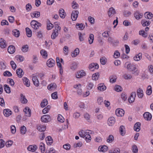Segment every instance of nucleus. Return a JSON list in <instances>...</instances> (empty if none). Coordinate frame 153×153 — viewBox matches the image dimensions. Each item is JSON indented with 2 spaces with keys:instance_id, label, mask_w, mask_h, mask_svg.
I'll list each match as a JSON object with an SVG mask.
<instances>
[{
  "instance_id": "1",
  "label": "nucleus",
  "mask_w": 153,
  "mask_h": 153,
  "mask_svg": "<svg viewBox=\"0 0 153 153\" xmlns=\"http://www.w3.org/2000/svg\"><path fill=\"white\" fill-rule=\"evenodd\" d=\"M90 130H87L86 131H84L82 130L79 132V136L82 138H85V139L87 142H89L91 141V137L89 134L90 133Z\"/></svg>"
},
{
  "instance_id": "2",
  "label": "nucleus",
  "mask_w": 153,
  "mask_h": 153,
  "mask_svg": "<svg viewBox=\"0 0 153 153\" xmlns=\"http://www.w3.org/2000/svg\"><path fill=\"white\" fill-rule=\"evenodd\" d=\"M126 68L127 69L132 72V73L135 75L137 76L139 75V71L134 65H131L130 63L127 64Z\"/></svg>"
},
{
  "instance_id": "3",
  "label": "nucleus",
  "mask_w": 153,
  "mask_h": 153,
  "mask_svg": "<svg viewBox=\"0 0 153 153\" xmlns=\"http://www.w3.org/2000/svg\"><path fill=\"white\" fill-rule=\"evenodd\" d=\"M41 120L43 123H48L51 121L50 117L48 114L44 115L41 117Z\"/></svg>"
},
{
  "instance_id": "4",
  "label": "nucleus",
  "mask_w": 153,
  "mask_h": 153,
  "mask_svg": "<svg viewBox=\"0 0 153 153\" xmlns=\"http://www.w3.org/2000/svg\"><path fill=\"white\" fill-rule=\"evenodd\" d=\"M79 13L77 10H73L71 14V19L73 21L76 20Z\"/></svg>"
},
{
  "instance_id": "5",
  "label": "nucleus",
  "mask_w": 153,
  "mask_h": 153,
  "mask_svg": "<svg viewBox=\"0 0 153 153\" xmlns=\"http://www.w3.org/2000/svg\"><path fill=\"white\" fill-rule=\"evenodd\" d=\"M136 96V93L135 92H132L131 94V95L128 98V101L130 103L134 102Z\"/></svg>"
},
{
  "instance_id": "6",
  "label": "nucleus",
  "mask_w": 153,
  "mask_h": 153,
  "mask_svg": "<svg viewBox=\"0 0 153 153\" xmlns=\"http://www.w3.org/2000/svg\"><path fill=\"white\" fill-rule=\"evenodd\" d=\"M134 15L136 19L139 20L141 19L143 16V14L140 13L138 10L135 11Z\"/></svg>"
},
{
  "instance_id": "7",
  "label": "nucleus",
  "mask_w": 153,
  "mask_h": 153,
  "mask_svg": "<svg viewBox=\"0 0 153 153\" xmlns=\"http://www.w3.org/2000/svg\"><path fill=\"white\" fill-rule=\"evenodd\" d=\"M86 75V74L84 71L83 70H81L79 71H78L76 74V77L78 78H79Z\"/></svg>"
},
{
  "instance_id": "8",
  "label": "nucleus",
  "mask_w": 153,
  "mask_h": 153,
  "mask_svg": "<svg viewBox=\"0 0 153 153\" xmlns=\"http://www.w3.org/2000/svg\"><path fill=\"white\" fill-rule=\"evenodd\" d=\"M99 68V65L97 63H91L89 66V68L91 71H93L94 69H98Z\"/></svg>"
},
{
  "instance_id": "9",
  "label": "nucleus",
  "mask_w": 153,
  "mask_h": 153,
  "mask_svg": "<svg viewBox=\"0 0 153 153\" xmlns=\"http://www.w3.org/2000/svg\"><path fill=\"white\" fill-rule=\"evenodd\" d=\"M116 115L117 116H122L124 114V111L123 109H117L115 111Z\"/></svg>"
},
{
  "instance_id": "10",
  "label": "nucleus",
  "mask_w": 153,
  "mask_h": 153,
  "mask_svg": "<svg viewBox=\"0 0 153 153\" xmlns=\"http://www.w3.org/2000/svg\"><path fill=\"white\" fill-rule=\"evenodd\" d=\"M144 119L147 120H150L152 117L151 114L149 112H146L143 114Z\"/></svg>"
},
{
  "instance_id": "11",
  "label": "nucleus",
  "mask_w": 153,
  "mask_h": 153,
  "mask_svg": "<svg viewBox=\"0 0 153 153\" xmlns=\"http://www.w3.org/2000/svg\"><path fill=\"white\" fill-rule=\"evenodd\" d=\"M32 80L34 85L36 87L39 85V82L37 76H33L32 77Z\"/></svg>"
},
{
  "instance_id": "12",
  "label": "nucleus",
  "mask_w": 153,
  "mask_h": 153,
  "mask_svg": "<svg viewBox=\"0 0 153 153\" xmlns=\"http://www.w3.org/2000/svg\"><path fill=\"white\" fill-rule=\"evenodd\" d=\"M3 113L5 117H8L12 114V112L9 109H4L3 110Z\"/></svg>"
},
{
  "instance_id": "13",
  "label": "nucleus",
  "mask_w": 153,
  "mask_h": 153,
  "mask_svg": "<svg viewBox=\"0 0 153 153\" xmlns=\"http://www.w3.org/2000/svg\"><path fill=\"white\" fill-rule=\"evenodd\" d=\"M108 15L109 17H111L114 14L116 13V12L115 10V9L112 7L109 8L108 12Z\"/></svg>"
},
{
  "instance_id": "14",
  "label": "nucleus",
  "mask_w": 153,
  "mask_h": 153,
  "mask_svg": "<svg viewBox=\"0 0 153 153\" xmlns=\"http://www.w3.org/2000/svg\"><path fill=\"white\" fill-rule=\"evenodd\" d=\"M7 51L8 53L10 54L13 53L15 51V47L13 45L9 46L8 48Z\"/></svg>"
},
{
  "instance_id": "15",
  "label": "nucleus",
  "mask_w": 153,
  "mask_h": 153,
  "mask_svg": "<svg viewBox=\"0 0 153 153\" xmlns=\"http://www.w3.org/2000/svg\"><path fill=\"white\" fill-rule=\"evenodd\" d=\"M55 61L52 59H49L47 62V64L49 67H51L55 65Z\"/></svg>"
},
{
  "instance_id": "16",
  "label": "nucleus",
  "mask_w": 153,
  "mask_h": 153,
  "mask_svg": "<svg viewBox=\"0 0 153 153\" xmlns=\"http://www.w3.org/2000/svg\"><path fill=\"white\" fill-rule=\"evenodd\" d=\"M141 124L139 122L136 123L134 125V129L135 131L138 132L140 131V129Z\"/></svg>"
},
{
  "instance_id": "17",
  "label": "nucleus",
  "mask_w": 153,
  "mask_h": 153,
  "mask_svg": "<svg viewBox=\"0 0 153 153\" xmlns=\"http://www.w3.org/2000/svg\"><path fill=\"white\" fill-rule=\"evenodd\" d=\"M37 147L36 145H30L27 148V149L29 151L34 152L37 149Z\"/></svg>"
},
{
  "instance_id": "18",
  "label": "nucleus",
  "mask_w": 153,
  "mask_h": 153,
  "mask_svg": "<svg viewBox=\"0 0 153 153\" xmlns=\"http://www.w3.org/2000/svg\"><path fill=\"white\" fill-rule=\"evenodd\" d=\"M115 118L112 117L109 118L108 121V123L109 126H112L115 123Z\"/></svg>"
},
{
  "instance_id": "19",
  "label": "nucleus",
  "mask_w": 153,
  "mask_h": 153,
  "mask_svg": "<svg viewBox=\"0 0 153 153\" xmlns=\"http://www.w3.org/2000/svg\"><path fill=\"white\" fill-rule=\"evenodd\" d=\"M6 43L5 40L2 38L0 39V46L1 48H4L6 47L7 45Z\"/></svg>"
},
{
  "instance_id": "20",
  "label": "nucleus",
  "mask_w": 153,
  "mask_h": 153,
  "mask_svg": "<svg viewBox=\"0 0 153 153\" xmlns=\"http://www.w3.org/2000/svg\"><path fill=\"white\" fill-rule=\"evenodd\" d=\"M108 149V146L105 145L100 146L98 148V150L99 151L102 152H104L107 151Z\"/></svg>"
},
{
  "instance_id": "21",
  "label": "nucleus",
  "mask_w": 153,
  "mask_h": 153,
  "mask_svg": "<svg viewBox=\"0 0 153 153\" xmlns=\"http://www.w3.org/2000/svg\"><path fill=\"white\" fill-rule=\"evenodd\" d=\"M24 111L26 114L27 116L30 117V116L31 110L28 107H26L24 109Z\"/></svg>"
},
{
  "instance_id": "22",
  "label": "nucleus",
  "mask_w": 153,
  "mask_h": 153,
  "mask_svg": "<svg viewBox=\"0 0 153 153\" xmlns=\"http://www.w3.org/2000/svg\"><path fill=\"white\" fill-rule=\"evenodd\" d=\"M137 94L138 97L142 98L143 96V91L142 89L139 88L137 91Z\"/></svg>"
},
{
  "instance_id": "23",
  "label": "nucleus",
  "mask_w": 153,
  "mask_h": 153,
  "mask_svg": "<svg viewBox=\"0 0 153 153\" xmlns=\"http://www.w3.org/2000/svg\"><path fill=\"white\" fill-rule=\"evenodd\" d=\"M31 16L33 18L39 17L40 16V12L39 11H34L30 13Z\"/></svg>"
},
{
  "instance_id": "24",
  "label": "nucleus",
  "mask_w": 153,
  "mask_h": 153,
  "mask_svg": "<svg viewBox=\"0 0 153 153\" xmlns=\"http://www.w3.org/2000/svg\"><path fill=\"white\" fill-rule=\"evenodd\" d=\"M59 15L61 18L64 19L65 17V13L64 10L62 8L60 9L59 10Z\"/></svg>"
},
{
  "instance_id": "25",
  "label": "nucleus",
  "mask_w": 153,
  "mask_h": 153,
  "mask_svg": "<svg viewBox=\"0 0 153 153\" xmlns=\"http://www.w3.org/2000/svg\"><path fill=\"white\" fill-rule=\"evenodd\" d=\"M97 88L98 90H100L101 91H103L106 89V87L103 84L101 83L99 85Z\"/></svg>"
},
{
  "instance_id": "26",
  "label": "nucleus",
  "mask_w": 153,
  "mask_h": 153,
  "mask_svg": "<svg viewBox=\"0 0 153 153\" xmlns=\"http://www.w3.org/2000/svg\"><path fill=\"white\" fill-rule=\"evenodd\" d=\"M23 70L21 68H19L16 71V73L19 77L21 78L23 74H22Z\"/></svg>"
},
{
  "instance_id": "27",
  "label": "nucleus",
  "mask_w": 153,
  "mask_h": 153,
  "mask_svg": "<svg viewBox=\"0 0 153 153\" xmlns=\"http://www.w3.org/2000/svg\"><path fill=\"white\" fill-rule=\"evenodd\" d=\"M125 128L124 126H121L119 128V131L120 134L122 136L125 135L126 132L125 130Z\"/></svg>"
},
{
  "instance_id": "28",
  "label": "nucleus",
  "mask_w": 153,
  "mask_h": 153,
  "mask_svg": "<svg viewBox=\"0 0 153 153\" xmlns=\"http://www.w3.org/2000/svg\"><path fill=\"white\" fill-rule=\"evenodd\" d=\"M57 85L56 84L53 83H51L49 85L47 86V88L49 90H51L53 89H54L56 88Z\"/></svg>"
},
{
  "instance_id": "29",
  "label": "nucleus",
  "mask_w": 153,
  "mask_h": 153,
  "mask_svg": "<svg viewBox=\"0 0 153 153\" xmlns=\"http://www.w3.org/2000/svg\"><path fill=\"white\" fill-rule=\"evenodd\" d=\"M141 23L144 27L150 25L151 23V21H146L145 20H142L141 21Z\"/></svg>"
},
{
  "instance_id": "30",
  "label": "nucleus",
  "mask_w": 153,
  "mask_h": 153,
  "mask_svg": "<svg viewBox=\"0 0 153 153\" xmlns=\"http://www.w3.org/2000/svg\"><path fill=\"white\" fill-rule=\"evenodd\" d=\"M144 15L145 17L146 18L147 16V18L149 19H152L153 17V14L149 12H146Z\"/></svg>"
},
{
  "instance_id": "31",
  "label": "nucleus",
  "mask_w": 153,
  "mask_h": 153,
  "mask_svg": "<svg viewBox=\"0 0 153 153\" xmlns=\"http://www.w3.org/2000/svg\"><path fill=\"white\" fill-rule=\"evenodd\" d=\"M79 35V40L80 42L83 41L84 40V39L85 38V34H82L80 32L78 33Z\"/></svg>"
},
{
  "instance_id": "32",
  "label": "nucleus",
  "mask_w": 153,
  "mask_h": 153,
  "mask_svg": "<svg viewBox=\"0 0 153 153\" xmlns=\"http://www.w3.org/2000/svg\"><path fill=\"white\" fill-rule=\"evenodd\" d=\"M22 79L24 84L27 87H29L30 85L29 79L25 77H23Z\"/></svg>"
},
{
  "instance_id": "33",
  "label": "nucleus",
  "mask_w": 153,
  "mask_h": 153,
  "mask_svg": "<svg viewBox=\"0 0 153 153\" xmlns=\"http://www.w3.org/2000/svg\"><path fill=\"white\" fill-rule=\"evenodd\" d=\"M79 50L78 48H76L74 51V52L72 53L71 56L72 57H76L79 53Z\"/></svg>"
},
{
  "instance_id": "34",
  "label": "nucleus",
  "mask_w": 153,
  "mask_h": 153,
  "mask_svg": "<svg viewBox=\"0 0 153 153\" xmlns=\"http://www.w3.org/2000/svg\"><path fill=\"white\" fill-rule=\"evenodd\" d=\"M25 30L27 36L29 37H31L32 35L31 30L28 27L26 28Z\"/></svg>"
},
{
  "instance_id": "35",
  "label": "nucleus",
  "mask_w": 153,
  "mask_h": 153,
  "mask_svg": "<svg viewBox=\"0 0 153 153\" xmlns=\"http://www.w3.org/2000/svg\"><path fill=\"white\" fill-rule=\"evenodd\" d=\"M39 149L41 150L42 153H44L45 149V144L43 143H40L39 145Z\"/></svg>"
},
{
  "instance_id": "36",
  "label": "nucleus",
  "mask_w": 153,
  "mask_h": 153,
  "mask_svg": "<svg viewBox=\"0 0 153 153\" xmlns=\"http://www.w3.org/2000/svg\"><path fill=\"white\" fill-rule=\"evenodd\" d=\"M13 35L16 37H18L20 35L19 31L17 29H14L13 30Z\"/></svg>"
},
{
  "instance_id": "37",
  "label": "nucleus",
  "mask_w": 153,
  "mask_h": 153,
  "mask_svg": "<svg viewBox=\"0 0 153 153\" xmlns=\"http://www.w3.org/2000/svg\"><path fill=\"white\" fill-rule=\"evenodd\" d=\"M40 53L44 58H47L48 56L47 52L44 50L42 49L40 51Z\"/></svg>"
},
{
  "instance_id": "38",
  "label": "nucleus",
  "mask_w": 153,
  "mask_h": 153,
  "mask_svg": "<svg viewBox=\"0 0 153 153\" xmlns=\"http://www.w3.org/2000/svg\"><path fill=\"white\" fill-rule=\"evenodd\" d=\"M109 153H120V150L119 149L116 148L109 151Z\"/></svg>"
},
{
  "instance_id": "39",
  "label": "nucleus",
  "mask_w": 153,
  "mask_h": 153,
  "mask_svg": "<svg viewBox=\"0 0 153 153\" xmlns=\"http://www.w3.org/2000/svg\"><path fill=\"white\" fill-rule=\"evenodd\" d=\"M48 104V101L46 99H44L41 102L40 105L41 107L44 108Z\"/></svg>"
},
{
  "instance_id": "40",
  "label": "nucleus",
  "mask_w": 153,
  "mask_h": 153,
  "mask_svg": "<svg viewBox=\"0 0 153 153\" xmlns=\"http://www.w3.org/2000/svg\"><path fill=\"white\" fill-rule=\"evenodd\" d=\"M142 58V53H139L138 54L136 55L134 57V59L136 61H139Z\"/></svg>"
},
{
  "instance_id": "41",
  "label": "nucleus",
  "mask_w": 153,
  "mask_h": 153,
  "mask_svg": "<svg viewBox=\"0 0 153 153\" xmlns=\"http://www.w3.org/2000/svg\"><path fill=\"white\" fill-rule=\"evenodd\" d=\"M99 77L100 74L98 72H97L93 74L92 78L93 80H96L98 79Z\"/></svg>"
},
{
  "instance_id": "42",
  "label": "nucleus",
  "mask_w": 153,
  "mask_h": 153,
  "mask_svg": "<svg viewBox=\"0 0 153 153\" xmlns=\"http://www.w3.org/2000/svg\"><path fill=\"white\" fill-rule=\"evenodd\" d=\"M20 96L22 100V103L23 104L26 103L27 102V100L25 98V96L22 94H21Z\"/></svg>"
},
{
  "instance_id": "43",
  "label": "nucleus",
  "mask_w": 153,
  "mask_h": 153,
  "mask_svg": "<svg viewBox=\"0 0 153 153\" xmlns=\"http://www.w3.org/2000/svg\"><path fill=\"white\" fill-rule=\"evenodd\" d=\"M4 90L7 93H10V88L8 85L6 84H5L4 85Z\"/></svg>"
},
{
  "instance_id": "44",
  "label": "nucleus",
  "mask_w": 153,
  "mask_h": 153,
  "mask_svg": "<svg viewBox=\"0 0 153 153\" xmlns=\"http://www.w3.org/2000/svg\"><path fill=\"white\" fill-rule=\"evenodd\" d=\"M94 40V36L92 34H91L89 35L88 38V42L90 44L93 43Z\"/></svg>"
},
{
  "instance_id": "45",
  "label": "nucleus",
  "mask_w": 153,
  "mask_h": 153,
  "mask_svg": "<svg viewBox=\"0 0 153 153\" xmlns=\"http://www.w3.org/2000/svg\"><path fill=\"white\" fill-rule=\"evenodd\" d=\"M26 128L24 126H23L21 127L20 132L21 134H25L26 133Z\"/></svg>"
},
{
  "instance_id": "46",
  "label": "nucleus",
  "mask_w": 153,
  "mask_h": 153,
  "mask_svg": "<svg viewBox=\"0 0 153 153\" xmlns=\"http://www.w3.org/2000/svg\"><path fill=\"white\" fill-rule=\"evenodd\" d=\"M114 140V137L112 135H110L109 136L107 140V142L108 143H111Z\"/></svg>"
},
{
  "instance_id": "47",
  "label": "nucleus",
  "mask_w": 153,
  "mask_h": 153,
  "mask_svg": "<svg viewBox=\"0 0 153 153\" xmlns=\"http://www.w3.org/2000/svg\"><path fill=\"white\" fill-rule=\"evenodd\" d=\"M46 128V127L45 126H43L42 125H40L38 128V130L40 131H44Z\"/></svg>"
},
{
  "instance_id": "48",
  "label": "nucleus",
  "mask_w": 153,
  "mask_h": 153,
  "mask_svg": "<svg viewBox=\"0 0 153 153\" xmlns=\"http://www.w3.org/2000/svg\"><path fill=\"white\" fill-rule=\"evenodd\" d=\"M47 139L49 141L48 142H47V144L48 145H51L53 143V140L51 137L50 136H48L47 138H46V139Z\"/></svg>"
},
{
  "instance_id": "49",
  "label": "nucleus",
  "mask_w": 153,
  "mask_h": 153,
  "mask_svg": "<svg viewBox=\"0 0 153 153\" xmlns=\"http://www.w3.org/2000/svg\"><path fill=\"white\" fill-rule=\"evenodd\" d=\"M146 92L147 94L148 95H150L152 94V89L151 85H149L148 86Z\"/></svg>"
},
{
  "instance_id": "50",
  "label": "nucleus",
  "mask_w": 153,
  "mask_h": 153,
  "mask_svg": "<svg viewBox=\"0 0 153 153\" xmlns=\"http://www.w3.org/2000/svg\"><path fill=\"white\" fill-rule=\"evenodd\" d=\"M51 108V106L50 105H48L47 106V107L44 108L42 110V112L44 114H45L47 113L49 111L50 109Z\"/></svg>"
},
{
  "instance_id": "51",
  "label": "nucleus",
  "mask_w": 153,
  "mask_h": 153,
  "mask_svg": "<svg viewBox=\"0 0 153 153\" xmlns=\"http://www.w3.org/2000/svg\"><path fill=\"white\" fill-rule=\"evenodd\" d=\"M58 32L57 31H54L52 33L51 36V38L52 39H54L56 38V37L58 36Z\"/></svg>"
},
{
  "instance_id": "52",
  "label": "nucleus",
  "mask_w": 153,
  "mask_h": 153,
  "mask_svg": "<svg viewBox=\"0 0 153 153\" xmlns=\"http://www.w3.org/2000/svg\"><path fill=\"white\" fill-rule=\"evenodd\" d=\"M29 49L28 46L27 45H24L22 48V50L23 52H26Z\"/></svg>"
},
{
  "instance_id": "53",
  "label": "nucleus",
  "mask_w": 153,
  "mask_h": 153,
  "mask_svg": "<svg viewBox=\"0 0 153 153\" xmlns=\"http://www.w3.org/2000/svg\"><path fill=\"white\" fill-rule=\"evenodd\" d=\"M139 34L140 35L144 37H147V33L144 30H141L139 32Z\"/></svg>"
},
{
  "instance_id": "54",
  "label": "nucleus",
  "mask_w": 153,
  "mask_h": 153,
  "mask_svg": "<svg viewBox=\"0 0 153 153\" xmlns=\"http://www.w3.org/2000/svg\"><path fill=\"white\" fill-rule=\"evenodd\" d=\"M116 76H112L110 77V82L111 83H114L116 81Z\"/></svg>"
},
{
  "instance_id": "55",
  "label": "nucleus",
  "mask_w": 153,
  "mask_h": 153,
  "mask_svg": "<svg viewBox=\"0 0 153 153\" xmlns=\"http://www.w3.org/2000/svg\"><path fill=\"white\" fill-rule=\"evenodd\" d=\"M76 28H79V29L81 30H83L85 28V26L82 23L79 24L77 23L76 25Z\"/></svg>"
},
{
  "instance_id": "56",
  "label": "nucleus",
  "mask_w": 153,
  "mask_h": 153,
  "mask_svg": "<svg viewBox=\"0 0 153 153\" xmlns=\"http://www.w3.org/2000/svg\"><path fill=\"white\" fill-rule=\"evenodd\" d=\"M94 85L92 82H88L87 86V89L88 90H90L92 89L94 87Z\"/></svg>"
},
{
  "instance_id": "57",
  "label": "nucleus",
  "mask_w": 153,
  "mask_h": 153,
  "mask_svg": "<svg viewBox=\"0 0 153 153\" xmlns=\"http://www.w3.org/2000/svg\"><path fill=\"white\" fill-rule=\"evenodd\" d=\"M100 62L102 65H105L107 62V59L105 57H102L100 59Z\"/></svg>"
},
{
  "instance_id": "58",
  "label": "nucleus",
  "mask_w": 153,
  "mask_h": 153,
  "mask_svg": "<svg viewBox=\"0 0 153 153\" xmlns=\"http://www.w3.org/2000/svg\"><path fill=\"white\" fill-rule=\"evenodd\" d=\"M57 119L58 121L61 123H63L64 122V118L62 115L59 114L58 116Z\"/></svg>"
},
{
  "instance_id": "59",
  "label": "nucleus",
  "mask_w": 153,
  "mask_h": 153,
  "mask_svg": "<svg viewBox=\"0 0 153 153\" xmlns=\"http://www.w3.org/2000/svg\"><path fill=\"white\" fill-rule=\"evenodd\" d=\"M122 88L120 86L118 85L115 86V90L116 91L118 92H120L122 91Z\"/></svg>"
},
{
  "instance_id": "60",
  "label": "nucleus",
  "mask_w": 153,
  "mask_h": 153,
  "mask_svg": "<svg viewBox=\"0 0 153 153\" xmlns=\"http://www.w3.org/2000/svg\"><path fill=\"white\" fill-rule=\"evenodd\" d=\"M131 12L128 10H125L123 12V15L124 16L126 17H128L131 15Z\"/></svg>"
},
{
  "instance_id": "61",
  "label": "nucleus",
  "mask_w": 153,
  "mask_h": 153,
  "mask_svg": "<svg viewBox=\"0 0 153 153\" xmlns=\"http://www.w3.org/2000/svg\"><path fill=\"white\" fill-rule=\"evenodd\" d=\"M4 76L10 77L12 76V74L9 71H5L3 74Z\"/></svg>"
},
{
  "instance_id": "62",
  "label": "nucleus",
  "mask_w": 153,
  "mask_h": 153,
  "mask_svg": "<svg viewBox=\"0 0 153 153\" xmlns=\"http://www.w3.org/2000/svg\"><path fill=\"white\" fill-rule=\"evenodd\" d=\"M120 54L117 50L115 51L114 53V57L115 58H118L120 56Z\"/></svg>"
},
{
  "instance_id": "63",
  "label": "nucleus",
  "mask_w": 153,
  "mask_h": 153,
  "mask_svg": "<svg viewBox=\"0 0 153 153\" xmlns=\"http://www.w3.org/2000/svg\"><path fill=\"white\" fill-rule=\"evenodd\" d=\"M11 132L13 134H14L16 132V128L14 125H12L10 127Z\"/></svg>"
},
{
  "instance_id": "64",
  "label": "nucleus",
  "mask_w": 153,
  "mask_h": 153,
  "mask_svg": "<svg viewBox=\"0 0 153 153\" xmlns=\"http://www.w3.org/2000/svg\"><path fill=\"white\" fill-rule=\"evenodd\" d=\"M132 152L133 153H137L138 152V149L137 146L134 145L132 146Z\"/></svg>"
}]
</instances>
